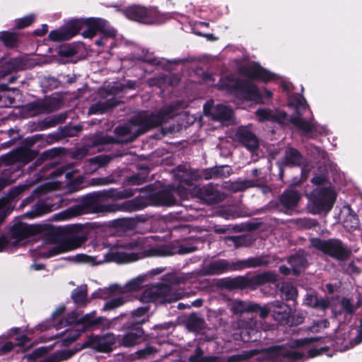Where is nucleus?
Returning a JSON list of instances; mask_svg holds the SVG:
<instances>
[{
  "label": "nucleus",
  "instance_id": "obj_30",
  "mask_svg": "<svg viewBox=\"0 0 362 362\" xmlns=\"http://www.w3.org/2000/svg\"><path fill=\"white\" fill-rule=\"evenodd\" d=\"M287 262L292 267V274L295 276H299L308 267V260L306 257L303 255L299 253H295L290 255L288 257Z\"/></svg>",
  "mask_w": 362,
  "mask_h": 362
},
{
  "label": "nucleus",
  "instance_id": "obj_23",
  "mask_svg": "<svg viewBox=\"0 0 362 362\" xmlns=\"http://www.w3.org/2000/svg\"><path fill=\"white\" fill-rule=\"evenodd\" d=\"M237 141L250 151L254 152L259 148V140L251 131L240 128L235 133Z\"/></svg>",
  "mask_w": 362,
  "mask_h": 362
},
{
  "label": "nucleus",
  "instance_id": "obj_45",
  "mask_svg": "<svg viewBox=\"0 0 362 362\" xmlns=\"http://www.w3.org/2000/svg\"><path fill=\"white\" fill-rule=\"evenodd\" d=\"M281 296L286 300L295 301L298 296L297 288L291 283H283L280 289Z\"/></svg>",
  "mask_w": 362,
  "mask_h": 362
},
{
  "label": "nucleus",
  "instance_id": "obj_52",
  "mask_svg": "<svg viewBox=\"0 0 362 362\" xmlns=\"http://www.w3.org/2000/svg\"><path fill=\"white\" fill-rule=\"evenodd\" d=\"M48 37L49 39L53 42H62L69 40L64 27L51 30Z\"/></svg>",
  "mask_w": 362,
  "mask_h": 362
},
{
  "label": "nucleus",
  "instance_id": "obj_58",
  "mask_svg": "<svg viewBox=\"0 0 362 362\" xmlns=\"http://www.w3.org/2000/svg\"><path fill=\"white\" fill-rule=\"evenodd\" d=\"M38 156V152L35 150L30 148H25L19 152L20 158L25 162L29 163L36 158Z\"/></svg>",
  "mask_w": 362,
  "mask_h": 362
},
{
  "label": "nucleus",
  "instance_id": "obj_29",
  "mask_svg": "<svg viewBox=\"0 0 362 362\" xmlns=\"http://www.w3.org/2000/svg\"><path fill=\"white\" fill-rule=\"evenodd\" d=\"M120 103L122 102L114 97L103 101H98L90 107L88 113L90 115L105 114L111 111Z\"/></svg>",
  "mask_w": 362,
  "mask_h": 362
},
{
  "label": "nucleus",
  "instance_id": "obj_33",
  "mask_svg": "<svg viewBox=\"0 0 362 362\" xmlns=\"http://www.w3.org/2000/svg\"><path fill=\"white\" fill-rule=\"evenodd\" d=\"M149 310L148 306H142L139 307L134 310H132L131 313H121L117 317H114V322L115 323H117L118 321L124 320H129L127 317H132V320L136 322L140 323V326L142 327V325L145 323V320H139V317L144 316L146 313H147Z\"/></svg>",
  "mask_w": 362,
  "mask_h": 362
},
{
  "label": "nucleus",
  "instance_id": "obj_13",
  "mask_svg": "<svg viewBox=\"0 0 362 362\" xmlns=\"http://www.w3.org/2000/svg\"><path fill=\"white\" fill-rule=\"evenodd\" d=\"M117 344V337L113 333L105 334H90L88 339L81 345L82 349L90 348L98 352L109 353Z\"/></svg>",
  "mask_w": 362,
  "mask_h": 362
},
{
  "label": "nucleus",
  "instance_id": "obj_62",
  "mask_svg": "<svg viewBox=\"0 0 362 362\" xmlns=\"http://www.w3.org/2000/svg\"><path fill=\"white\" fill-rule=\"evenodd\" d=\"M156 353H157V349L150 344H146L144 349L138 350L136 354L138 358L143 359L146 358Z\"/></svg>",
  "mask_w": 362,
  "mask_h": 362
},
{
  "label": "nucleus",
  "instance_id": "obj_2",
  "mask_svg": "<svg viewBox=\"0 0 362 362\" xmlns=\"http://www.w3.org/2000/svg\"><path fill=\"white\" fill-rule=\"evenodd\" d=\"M256 356L257 362H297L304 355L297 351L287 349L282 346H274L259 351L252 349L229 356L226 360L218 362H239Z\"/></svg>",
  "mask_w": 362,
  "mask_h": 362
},
{
  "label": "nucleus",
  "instance_id": "obj_46",
  "mask_svg": "<svg viewBox=\"0 0 362 362\" xmlns=\"http://www.w3.org/2000/svg\"><path fill=\"white\" fill-rule=\"evenodd\" d=\"M88 291L87 287H79L74 288L71 293V298L75 304L78 305H86L87 302Z\"/></svg>",
  "mask_w": 362,
  "mask_h": 362
},
{
  "label": "nucleus",
  "instance_id": "obj_49",
  "mask_svg": "<svg viewBox=\"0 0 362 362\" xmlns=\"http://www.w3.org/2000/svg\"><path fill=\"white\" fill-rule=\"evenodd\" d=\"M83 178L81 176H78L76 178H74L72 180H70L66 185V189L68 193H74L76 192L79 191L81 189L83 186Z\"/></svg>",
  "mask_w": 362,
  "mask_h": 362
},
{
  "label": "nucleus",
  "instance_id": "obj_1",
  "mask_svg": "<svg viewBox=\"0 0 362 362\" xmlns=\"http://www.w3.org/2000/svg\"><path fill=\"white\" fill-rule=\"evenodd\" d=\"M134 196L132 188H125L122 190L111 188L107 190L95 192L83 196L78 204L74 205L66 210L70 217H75L83 214H99L122 211L133 212L144 209L146 204L141 199L134 198L119 204H103L100 203L99 198L108 197L122 199Z\"/></svg>",
  "mask_w": 362,
  "mask_h": 362
},
{
  "label": "nucleus",
  "instance_id": "obj_18",
  "mask_svg": "<svg viewBox=\"0 0 362 362\" xmlns=\"http://www.w3.org/2000/svg\"><path fill=\"white\" fill-rule=\"evenodd\" d=\"M232 95L241 100L252 101L259 98V92L257 86L252 82L246 79L238 78V83Z\"/></svg>",
  "mask_w": 362,
  "mask_h": 362
},
{
  "label": "nucleus",
  "instance_id": "obj_32",
  "mask_svg": "<svg viewBox=\"0 0 362 362\" xmlns=\"http://www.w3.org/2000/svg\"><path fill=\"white\" fill-rule=\"evenodd\" d=\"M306 304L310 308L325 311L330 307V300L327 296L321 297L316 294H310L306 298Z\"/></svg>",
  "mask_w": 362,
  "mask_h": 362
},
{
  "label": "nucleus",
  "instance_id": "obj_43",
  "mask_svg": "<svg viewBox=\"0 0 362 362\" xmlns=\"http://www.w3.org/2000/svg\"><path fill=\"white\" fill-rule=\"evenodd\" d=\"M343 226L348 232H353L359 228V218L351 209L343 221Z\"/></svg>",
  "mask_w": 362,
  "mask_h": 362
},
{
  "label": "nucleus",
  "instance_id": "obj_48",
  "mask_svg": "<svg viewBox=\"0 0 362 362\" xmlns=\"http://www.w3.org/2000/svg\"><path fill=\"white\" fill-rule=\"evenodd\" d=\"M117 291L121 292L122 288L117 284H112L106 288H99L92 294V296L95 298H104L105 296Z\"/></svg>",
  "mask_w": 362,
  "mask_h": 362
},
{
  "label": "nucleus",
  "instance_id": "obj_53",
  "mask_svg": "<svg viewBox=\"0 0 362 362\" xmlns=\"http://www.w3.org/2000/svg\"><path fill=\"white\" fill-rule=\"evenodd\" d=\"M57 53L62 57H71L77 54V49L72 45L64 44L59 47Z\"/></svg>",
  "mask_w": 362,
  "mask_h": 362
},
{
  "label": "nucleus",
  "instance_id": "obj_6",
  "mask_svg": "<svg viewBox=\"0 0 362 362\" xmlns=\"http://www.w3.org/2000/svg\"><path fill=\"white\" fill-rule=\"evenodd\" d=\"M144 194V197H138L141 199L146 206H172L176 204L177 200L174 196V192L177 191V188L173 185H168L163 189L156 191L152 185H148L144 188L139 189Z\"/></svg>",
  "mask_w": 362,
  "mask_h": 362
},
{
  "label": "nucleus",
  "instance_id": "obj_51",
  "mask_svg": "<svg viewBox=\"0 0 362 362\" xmlns=\"http://www.w3.org/2000/svg\"><path fill=\"white\" fill-rule=\"evenodd\" d=\"M262 212L273 211L286 214L285 209L282 206L280 198L278 200H272L267 205L260 209Z\"/></svg>",
  "mask_w": 362,
  "mask_h": 362
},
{
  "label": "nucleus",
  "instance_id": "obj_16",
  "mask_svg": "<svg viewBox=\"0 0 362 362\" xmlns=\"http://www.w3.org/2000/svg\"><path fill=\"white\" fill-rule=\"evenodd\" d=\"M150 257H159L157 247H151L147 250L139 251V252H113L109 255V261L119 264L129 263L137 261L140 259Z\"/></svg>",
  "mask_w": 362,
  "mask_h": 362
},
{
  "label": "nucleus",
  "instance_id": "obj_55",
  "mask_svg": "<svg viewBox=\"0 0 362 362\" xmlns=\"http://www.w3.org/2000/svg\"><path fill=\"white\" fill-rule=\"evenodd\" d=\"M233 189L235 192H243L248 188L256 186V181L254 180H244L237 181L233 184Z\"/></svg>",
  "mask_w": 362,
  "mask_h": 362
},
{
  "label": "nucleus",
  "instance_id": "obj_28",
  "mask_svg": "<svg viewBox=\"0 0 362 362\" xmlns=\"http://www.w3.org/2000/svg\"><path fill=\"white\" fill-rule=\"evenodd\" d=\"M279 198L286 214H289L288 211L293 210L298 206L301 197L296 190L286 189L279 195Z\"/></svg>",
  "mask_w": 362,
  "mask_h": 362
},
{
  "label": "nucleus",
  "instance_id": "obj_64",
  "mask_svg": "<svg viewBox=\"0 0 362 362\" xmlns=\"http://www.w3.org/2000/svg\"><path fill=\"white\" fill-rule=\"evenodd\" d=\"M256 115L260 122H272V120L273 112L270 110L259 108L256 111Z\"/></svg>",
  "mask_w": 362,
  "mask_h": 362
},
{
  "label": "nucleus",
  "instance_id": "obj_4",
  "mask_svg": "<svg viewBox=\"0 0 362 362\" xmlns=\"http://www.w3.org/2000/svg\"><path fill=\"white\" fill-rule=\"evenodd\" d=\"M130 320H119L112 324L111 328L124 332V334L117 335V345L125 348L134 347L151 339L149 334H146L144 329L130 317Z\"/></svg>",
  "mask_w": 362,
  "mask_h": 362
},
{
  "label": "nucleus",
  "instance_id": "obj_54",
  "mask_svg": "<svg viewBox=\"0 0 362 362\" xmlns=\"http://www.w3.org/2000/svg\"><path fill=\"white\" fill-rule=\"evenodd\" d=\"M13 66L15 71L25 70L28 67V59L19 56L9 59Z\"/></svg>",
  "mask_w": 362,
  "mask_h": 362
},
{
  "label": "nucleus",
  "instance_id": "obj_34",
  "mask_svg": "<svg viewBox=\"0 0 362 362\" xmlns=\"http://www.w3.org/2000/svg\"><path fill=\"white\" fill-rule=\"evenodd\" d=\"M211 115L215 121L228 122L233 117V111L226 105L218 104L213 108Z\"/></svg>",
  "mask_w": 362,
  "mask_h": 362
},
{
  "label": "nucleus",
  "instance_id": "obj_60",
  "mask_svg": "<svg viewBox=\"0 0 362 362\" xmlns=\"http://www.w3.org/2000/svg\"><path fill=\"white\" fill-rule=\"evenodd\" d=\"M42 134L43 136L41 139L42 143L45 142L47 144H52L63 139L59 129L58 131L50 133L49 134Z\"/></svg>",
  "mask_w": 362,
  "mask_h": 362
},
{
  "label": "nucleus",
  "instance_id": "obj_50",
  "mask_svg": "<svg viewBox=\"0 0 362 362\" xmlns=\"http://www.w3.org/2000/svg\"><path fill=\"white\" fill-rule=\"evenodd\" d=\"M270 308L271 302L268 303L267 305H264V306H261L259 304H252L250 306V310L252 312L258 313L262 319H265L267 317H268L269 315H271Z\"/></svg>",
  "mask_w": 362,
  "mask_h": 362
},
{
  "label": "nucleus",
  "instance_id": "obj_20",
  "mask_svg": "<svg viewBox=\"0 0 362 362\" xmlns=\"http://www.w3.org/2000/svg\"><path fill=\"white\" fill-rule=\"evenodd\" d=\"M42 230V227L39 225H28L23 222H17L10 228V234L12 239L20 242L39 234Z\"/></svg>",
  "mask_w": 362,
  "mask_h": 362
},
{
  "label": "nucleus",
  "instance_id": "obj_57",
  "mask_svg": "<svg viewBox=\"0 0 362 362\" xmlns=\"http://www.w3.org/2000/svg\"><path fill=\"white\" fill-rule=\"evenodd\" d=\"M257 331L252 328L243 329L240 332V338L244 342L255 341L257 340Z\"/></svg>",
  "mask_w": 362,
  "mask_h": 362
},
{
  "label": "nucleus",
  "instance_id": "obj_61",
  "mask_svg": "<svg viewBox=\"0 0 362 362\" xmlns=\"http://www.w3.org/2000/svg\"><path fill=\"white\" fill-rule=\"evenodd\" d=\"M124 303L125 300L122 297L113 298L105 303L103 310L105 311L112 310L123 305Z\"/></svg>",
  "mask_w": 362,
  "mask_h": 362
},
{
  "label": "nucleus",
  "instance_id": "obj_47",
  "mask_svg": "<svg viewBox=\"0 0 362 362\" xmlns=\"http://www.w3.org/2000/svg\"><path fill=\"white\" fill-rule=\"evenodd\" d=\"M47 234L50 241L60 244L65 235L64 226L62 228L50 226L47 230Z\"/></svg>",
  "mask_w": 362,
  "mask_h": 362
},
{
  "label": "nucleus",
  "instance_id": "obj_63",
  "mask_svg": "<svg viewBox=\"0 0 362 362\" xmlns=\"http://www.w3.org/2000/svg\"><path fill=\"white\" fill-rule=\"evenodd\" d=\"M35 21L33 15H28L23 18L17 19L16 21V28L17 29H23L30 26Z\"/></svg>",
  "mask_w": 362,
  "mask_h": 362
},
{
  "label": "nucleus",
  "instance_id": "obj_24",
  "mask_svg": "<svg viewBox=\"0 0 362 362\" xmlns=\"http://www.w3.org/2000/svg\"><path fill=\"white\" fill-rule=\"evenodd\" d=\"M305 158L296 148L287 146L285 148L282 160V165L285 167H301L304 165Z\"/></svg>",
  "mask_w": 362,
  "mask_h": 362
},
{
  "label": "nucleus",
  "instance_id": "obj_11",
  "mask_svg": "<svg viewBox=\"0 0 362 362\" xmlns=\"http://www.w3.org/2000/svg\"><path fill=\"white\" fill-rule=\"evenodd\" d=\"M122 13L128 19L145 24L158 23L160 20L156 10L140 5L129 6L123 9Z\"/></svg>",
  "mask_w": 362,
  "mask_h": 362
},
{
  "label": "nucleus",
  "instance_id": "obj_15",
  "mask_svg": "<svg viewBox=\"0 0 362 362\" xmlns=\"http://www.w3.org/2000/svg\"><path fill=\"white\" fill-rule=\"evenodd\" d=\"M192 194L208 205L217 204L224 199L223 194L212 183L194 187Z\"/></svg>",
  "mask_w": 362,
  "mask_h": 362
},
{
  "label": "nucleus",
  "instance_id": "obj_37",
  "mask_svg": "<svg viewBox=\"0 0 362 362\" xmlns=\"http://www.w3.org/2000/svg\"><path fill=\"white\" fill-rule=\"evenodd\" d=\"M187 329L192 332H199L204 329V320L197 313H191L185 320Z\"/></svg>",
  "mask_w": 362,
  "mask_h": 362
},
{
  "label": "nucleus",
  "instance_id": "obj_9",
  "mask_svg": "<svg viewBox=\"0 0 362 362\" xmlns=\"http://www.w3.org/2000/svg\"><path fill=\"white\" fill-rule=\"evenodd\" d=\"M313 214H327L332 209L336 196L333 191L327 187L313 190L309 196Z\"/></svg>",
  "mask_w": 362,
  "mask_h": 362
},
{
  "label": "nucleus",
  "instance_id": "obj_27",
  "mask_svg": "<svg viewBox=\"0 0 362 362\" xmlns=\"http://www.w3.org/2000/svg\"><path fill=\"white\" fill-rule=\"evenodd\" d=\"M122 143V141L115 139L112 136L103 133H98L90 135L86 139L85 144L89 148H93L105 145Z\"/></svg>",
  "mask_w": 362,
  "mask_h": 362
},
{
  "label": "nucleus",
  "instance_id": "obj_14",
  "mask_svg": "<svg viewBox=\"0 0 362 362\" xmlns=\"http://www.w3.org/2000/svg\"><path fill=\"white\" fill-rule=\"evenodd\" d=\"M96 312L92 311L83 315L78 320L73 319L71 321L66 320V323L69 325L75 323L76 325H82L83 330H92L95 329H110L112 324H115L114 318L109 320L105 317H95Z\"/></svg>",
  "mask_w": 362,
  "mask_h": 362
},
{
  "label": "nucleus",
  "instance_id": "obj_39",
  "mask_svg": "<svg viewBox=\"0 0 362 362\" xmlns=\"http://www.w3.org/2000/svg\"><path fill=\"white\" fill-rule=\"evenodd\" d=\"M147 240L145 237H138L128 242L122 243L119 245L120 248L127 250H137L139 251L147 250L146 248Z\"/></svg>",
  "mask_w": 362,
  "mask_h": 362
},
{
  "label": "nucleus",
  "instance_id": "obj_19",
  "mask_svg": "<svg viewBox=\"0 0 362 362\" xmlns=\"http://www.w3.org/2000/svg\"><path fill=\"white\" fill-rule=\"evenodd\" d=\"M238 71L242 76L254 81L267 83L274 79V74L259 64H255L252 66H241Z\"/></svg>",
  "mask_w": 362,
  "mask_h": 362
},
{
  "label": "nucleus",
  "instance_id": "obj_25",
  "mask_svg": "<svg viewBox=\"0 0 362 362\" xmlns=\"http://www.w3.org/2000/svg\"><path fill=\"white\" fill-rule=\"evenodd\" d=\"M270 263V259L267 255L249 257L246 259H240L234 262L235 270L241 271L248 268H257L266 267Z\"/></svg>",
  "mask_w": 362,
  "mask_h": 362
},
{
  "label": "nucleus",
  "instance_id": "obj_42",
  "mask_svg": "<svg viewBox=\"0 0 362 362\" xmlns=\"http://www.w3.org/2000/svg\"><path fill=\"white\" fill-rule=\"evenodd\" d=\"M110 161L107 156L99 155L86 160L85 167H89L90 171H95L100 168L105 166Z\"/></svg>",
  "mask_w": 362,
  "mask_h": 362
},
{
  "label": "nucleus",
  "instance_id": "obj_35",
  "mask_svg": "<svg viewBox=\"0 0 362 362\" xmlns=\"http://www.w3.org/2000/svg\"><path fill=\"white\" fill-rule=\"evenodd\" d=\"M230 170L231 169L228 165L215 166L205 169L202 175L206 180L226 177L230 175Z\"/></svg>",
  "mask_w": 362,
  "mask_h": 362
},
{
  "label": "nucleus",
  "instance_id": "obj_22",
  "mask_svg": "<svg viewBox=\"0 0 362 362\" xmlns=\"http://www.w3.org/2000/svg\"><path fill=\"white\" fill-rule=\"evenodd\" d=\"M271 316L281 325L286 326L289 322V315L291 313V308L286 303L281 300L271 302Z\"/></svg>",
  "mask_w": 362,
  "mask_h": 362
},
{
  "label": "nucleus",
  "instance_id": "obj_3",
  "mask_svg": "<svg viewBox=\"0 0 362 362\" xmlns=\"http://www.w3.org/2000/svg\"><path fill=\"white\" fill-rule=\"evenodd\" d=\"M65 235L62 242L47 251L41 252L42 258H49L79 247L87 240V232L81 224H72L64 226Z\"/></svg>",
  "mask_w": 362,
  "mask_h": 362
},
{
  "label": "nucleus",
  "instance_id": "obj_44",
  "mask_svg": "<svg viewBox=\"0 0 362 362\" xmlns=\"http://www.w3.org/2000/svg\"><path fill=\"white\" fill-rule=\"evenodd\" d=\"M288 121L304 133H310L313 130V125L298 115L291 116Z\"/></svg>",
  "mask_w": 362,
  "mask_h": 362
},
{
  "label": "nucleus",
  "instance_id": "obj_38",
  "mask_svg": "<svg viewBox=\"0 0 362 362\" xmlns=\"http://www.w3.org/2000/svg\"><path fill=\"white\" fill-rule=\"evenodd\" d=\"M0 41L8 48H16L20 43L18 35L13 32H0Z\"/></svg>",
  "mask_w": 362,
  "mask_h": 362
},
{
  "label": "nucleus",
  "instance_id": "obj_59",
  "mask_svg": "<svg viewBox=\"0 0 362 362\" xmlns=\"http://www.w3.org/2000/svg\"><path fill=\"white\" fill-rule=\"evenodd\" d=\"M144 281V276H138L129 281L125 286L127 291H136L140 290L142 287V284Z\"/></svg>",
  "mask_w": 362,
  "mask_h": 362
},
{
  "label": "nucleus",
  "instance_id": "obj_10",
  "mask_svg": "<svg viewBox=\"0 0 362 362\" xmlns=\"http://www.w3.org/2000/svg\"><path fill=\"white\" fill-rule=\"evenodd\" d=\"M86 29L81 33L84 38H93L98 33L104 35L105 37L114 39L116 37L117 31L110 25L109 23L100 18H83Z\"/></svg>",
  "mask_w": 362,
  "mask_h": 362
},
{
  "label": "nucleus",
  "instance_id": "obj_17",
  "mask_svg": "<svg viewBox=\"0 0 362 362\" xmlns=\"http://www.w3.org/2000/svg\"><path fill=\"white\" fill-rule=\"evenodd\" d=\"M234 262H229L226 259H219L211 261L201 269L196 272L197 276L220 275L228 272H235Z\"/></svg>",
  "mask_w": 362,
  "mask_h": 362
},
{
  "label": "nucleus",
  "instance_id": "obj_5",
  "mask_svg": "<svg viewBox=\"0 0 362 362\" xmlns=\"http://www.w3.org/2000/svg\"><path fill=\"white\" fill-rule=\"evenodd\" d=\"M277 274L274 272H264L253 276H238L222 279L223 286L228 290H255L258 287L277 281Z\"/></svg>",
  "mask_w": 362,
  "mask_h": 362
},
{
  "label": "nucleus",
  "instance_id": "obj_36",
  "mask_svg": "<svg viewBox=\"0 0 362 362\" xmlns=\"http://www.w3.org/2000/svg\"><path fill=\"white\" fill-rule=\"evenodd\" d=\"M66 149L64 147H54L43 151L39 158L35 160L34 165L37 167L47 160L60 157L66 154Z\"/></svg>",
  "mask_w": 362,
  "mask_h": 362
},
{
  "label": "nucleus",
  "instance_id": "obj_40",
  "mask_svg": "<svg viewBox=\"0 0 362 362\" xmlns=\"http://www.w3.org/2000/svg\"><path fill=\"white\" fill-rule=\"evenodd\" d=\"M289 106L293 107L295 113L298 116H302L307 108L305 99L300 94H296L292 96L289 100Z\"/></svg>",
  "mask_w": 362,
  "mask_h": 362
},
{
  "label": "nucleus",
  "instance_id": "obj_7",
  "mask_svg": "<svg viewBox=\"0 0 362 362\" xmlns=\"http://www.w3.org/2000/svg\"><path fill=\"white\" fill-rule=\"evenodd\" d=\"M310 245L339 261L349 259L351 254L350 248L341 240L337 238L323 240L320 238H313L310 239Z\"/></svg>",
  "mask_w": 362,
  "mask_h": 362
},
{
  "label": "nucleus",
  "instance_id": "obj_31",
  "mask_svg": "<svg viewBox=\"0 0 362 362\" xmlns=\"http://www.w3.org/2000/svg\"><path fill=\"white\" fill-rule=\"evenodd\" d=\"M238 78L233 74L222 76L214 86L221 91H225L232 95L238 83Z\"/></svg>",
  "mask_w": 362,
  "mask_h": 362
},
{
  "label": "nucleus",
  "instance_id": "obj_12",
  "mask_svg": "<svg viewBox=\"0 0 362 362\" xmlns=\"http://www.w3.org/2000/svg\"><path fill=\"white\" fill-rule=\"evenodd\" d=\"M170 293L171 288L170 286L165 284H159L144 290L140 296V300L144 303L156 302L170 303L177 300L178 298H173Z\"/></svg>",
  "mask_w": 362,
  "mask_h": 362
},
{
  "label": "nucleus",
  "instance_id": "obj_56",
  "mask_svg": "<svg viewBox=\"0 0 362 362\" xmlns=\"http://www.w3.org/2000/svg\"><path fill=\"white\" fill-rule=\"evenodd\" d=\"M89 149L90 148L85 144V146L72 149L69 156L72 159L81 160L88 154Z\"/></svg>",
  "mask_w": 362,
  "mask_h": 362
},
{
  "label": "nucleus",
  "instance_id": "obj_21",
  "mask_svg": "<svg viewBox=\"0 0 362 362\" xmlns=\"http://www.w3.org/2000/svg\"><path fill=\"white\" fill-rule=\"evenodd\" d=\"M58 109L59 104L54 100H37L25 105V110L33 115L51 113Z\"/></svg>",
  "mask_w": 362,
  "mask_h": 362
},
{
  "label": "nucleus",
  "instance_id": "obj_26",
  "mask_svg": "<svg viewBox=\"0 0 362 362\" xmlns=\"http://www.w3.org/2000/svg\"><path fill=\"white\" fill-rule=\"evenodd\" d=\"M196 250L197 247L194 246H186L184 245H175L168 244L158 247L159 257H168L175 254L185 255L193 252Z\"/></svg>",
  "mask_w": 362,
  "mask_h": 362
},
{
  "label": "nucleus",
  "instance_id": "obj_8",
  "mask_svg": "<svg viewBox=\"0 0 362 362\" xmlns=\"http://www.w3.org/2000/svg\"><path fill=\"white\" fill-rule=\"evenodd\" d=\"M168 115L167 112L159 111L158 113L141 112L131 119L132 125L137 127L138 135L144 134L147 132L161 126Z\"/></svg>",
  "mask_w": 362,
  "mask_h": 362
},
{
  "label": "nucleus",
  "instance_id": "obj_41",
  "mask_svg": "<svg viewBox=\"0 0 362 362\" xmlns=\"http://www.w3.org/2000/svg\"><path fill=\"white\" fill-rule=\"evenodd\" d=\"M66 35L70 40L80 33L84 28V23L83 18L73 19L69 21L65 27H64Z\"/></svg>",
  "mask_w": 362,
  "mask_h": 362
}]
</instances>
